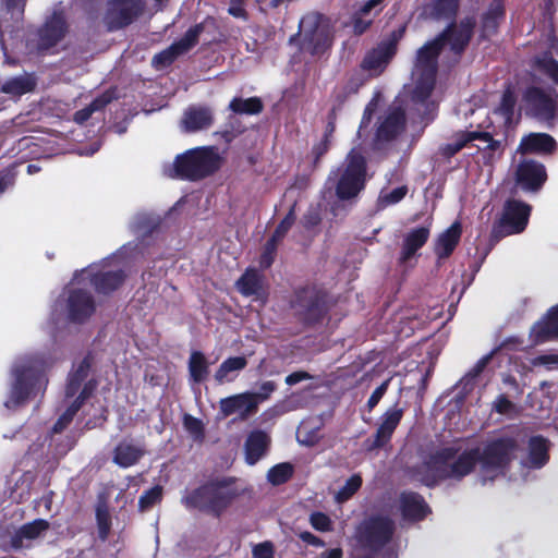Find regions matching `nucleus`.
Instances as JSON below:
<instances>
[{
    "instance_id": "cd10ccee",
    "label": "nucleus",
    "mask_w": 558,
    "mask_h": 558,
    "mask_svg": "<svg viewBox=\"0 0 558 558\" xmlns=\"http://www.w3.org/2000/svg\"><path fill=\"white\" fill-rule=\"evenodd\" d=\"M270 442L269 436L263 430L252 432L245 442V459L255 464L266 452Z\"/></svg>"
},
{
    "instance_id": "9d476101",
    "label": "nucleus",
    "mask_w": 558,
    "mask_h": 558,
    "mask_svg": "<svg viewBox=\"0 0 558 558\" xmlns=\"http://www.w3.org/2000/svg\"><path fill=\"white\" fill-rule=\"evenodd\" d=\"M72 282V287L69 290L66 301H58L54 308L53 315L66 313V318L73 323H82L95 311L94 302L90 295L83 289L76 288L75 283H78L75 279Z\"/></svg>"
},
{
    "instance_id": "79ce46f5",
    "label": "nucleus",
    "mask_w": 558,
    "mask_h": 558,
    "mask_svg": "<svg viewBox=\"0 0 558 558\" xmlns=\"http://www.w3.org/2000/svg\"><path fill=\"white\" fill-rule=\"evenodd\" d=\"M514 107L515 97L511 89H507L502 95L499 107L495 110V114L501 117L504 123L509 125L512 123Z\"/></svg>"
},
{
    "instance_id": "4be33fe9",
    "label": "nucleus",
    "mask_w": 558,
    "mask_h": 558,
    "mask_svg": "<svg viewBox=\"0 0 558 558\" xmlns=\"http://www.w3.org/2000/svg\"><path fill=\"white\" fill-rule=\"evenodd\" d=\"M402 417V410L398 408L389 409L383 416L375 439L368 440L366 448L368 450L385 446L391 438V435Z\"/></svg>"
},
{
    "instance_id": "f704fd0d",
    "label": "nucleus",
    "mask_w": 558,
    "mask_h": 558,
    "mask_svg": "<svg viewBox=\"0 0 558 558\" xmlns=\"http://www.w3.org/2000/svg\"><path fill=\"white\" fill-rule=\"evenodd\" d=\"M404 124V112L393 108L378 129V137L388 140L398 134Z\"/></svg>"
},
{
    "instance_id": "37998d69",
    "label": "nucleus",
    "mask_w": 558,
    "mask_h": 558,
    "mask_svg": "<svg viewBox=\"0 0 558 558\" xmlns=\"http://www.w3.org/2000/svg\"><path fill=\"white\" fill-rule=\"evenodd\" d=\"M229 108L236 113H258L262 110V102L258 98L252 97L247 99L234 98Z\"/></svg>"
},
{
    "instance_id": "7ed1b4c3",
    "label": "nucleus",
    "mask_w": 558,
    "mask_h": 558,
    "mask_svg": "<svg viewBox=\"0 0 558 558\" xmlns=\"http://www.w3.org/2000/svg\"><path fill=\"white\" fill-rule=\"evenodd\" d=\"M46 363L37 356H25L15 361L12 367V384L4 407L15 409L26 400L36 397L47 386L44 376Z\"/></svg>"
},
{
    "instance_id": "7c9ffc66",
    "label": "nucleus",
    "mask_w": 558,
    "mask_h": 558,
    "mask_svg": "<svg viewBox=\"0 0 558 558\" xmlns=\"http://www.w3.org/2000/svg\"><path fill=\"white\" fill-rule=\"evenodd\" d=\"M35 80L31 74L23 73L21 75L5 80L0 90L10 97H21L32 92L35 87Z\"/></svg>"
},
{
    "instance_id": "2f4dec72",
    "label": "nucleus",
    "mask_w": 558,
    "mask_h": 558,
    "mask_svg": "<svg viewBox=\"0 0 558 558\" xmlns=\"http://www.w3.org/2000/svg\"><path fill=\"white\" fill-rule=\"evenodd\" d=\"M48 529V522L45 520H35L23 525L12 537L11 544L14 548L27 546L26 542L37 538L44 531Z\"/></svg>"
},
{
    "instance_id": "72a5a7b5",
    "label": "nucleus",
    "mask_w": 558,
    "mask_h": 558,
    "mask_svg": "<svg viewBox=\"0 0 558 558\" xmlns=\"http://www.w3.org/2000/svg\"><path fill=\"white\" fill-rule=\"evenodd\" d=\"M238 290L246 296L254 295L259 298L263 290V278L258 271L248 269L246 272L236 281Z\"/></svg>"
},
{
    "instance_id": "6e6552de",
    "label": "nucleus",
    "mask_w": 558,
    "mask_h": 558,
    "mask_svg": "<svg viewBox=\"0 0 558 558\" xmlns=\"http://www.w3.org/2000/svg\"><path fill=\"white\" fill-rule=\"evenodd\" d=\"M476 148L485 163H492L504 153V146L500 141L494 140L487 132L465 131L456 135L452 143L444 148L446 155L451 156L462 148Z\"/></svg>"
},
{
    "instance_id": "393cba45",
    "label": "nucleus",
    "mask_w": 558,
    "mask_h": 558,
    "mask_svg": "<svg viewBox=\"0 0 558 558\" xmlns=\"http://www.w3.org/2000/svg\"><path fill=\"white\" fill-rule=\"evenodd\" d=\"M65 32L64 16L61 13H53L39 32L40 47H52L64 36Z\"/></svg>"
},
{
    "instance_id": "6e6d98bb",
    "label": "nucleus",
    "mask_w": 558,
    "mask_h": 558,
    "mask_svg": "<svg viewBox=\"0 0 558 558\" xmlns=\"http://www.w3.org/2000/svg\"><path fill=\"white\" fill-rule=\"evenodd\" d=\"M276 390V384L271 380L264 381L259 386V391L254 392L256 399H257V405L269 399L270 395Z\"/></svg>"
},
{
    "instance_id": "b1692460",
    "label": "nucleus",
    "mask_w": 558,
    "mask_h": 558,
    "mask_svg": "<svg viewBox=\"0 0 558 558\" xmlns=\"http://www.w3.org/2000/svg\"><path fill=\"white\" fill-rule=\"evenodd\" d=\"M556 141L546 133H531L524 136L517 148L521 154H550L556 149Z\"/></svg>"
},
{
    "instance_id": "c85d7f7f",
    "label": "nucleus",
    "mask_w": 558,
    "mask_h": 558,
    "mask_svg": "<svg viewBox=\"0 0 558 558\" xmlns=\"http://www.w3.org/2000/svg\"><path fill=\"white\" fill-rule=\"evenodd\" d=\"M144 453L143 447L124 440L114 448L113 462L121 468H129L137 463Z\"/></svg>"
},
{
    "instance_id": "3c124183",
    "label": "nucleus",
    "mask_w": 558,
    "mask_h": 558,
    "mask_svg": "<svg viewBox=\"0 0 558 558\" xmlns=\"http://www.w3.org/2000/svg\"><path fill=\"white\" fill-rule=\"evenodd\" d=\"M295 215H294V205L290 208L288 215L284 217V219L280 222V225L275 230L271 239L279 242L283 239L286 233L290 230L292 225L294 223Z\"/></svg>"
},
{
    "instance_id": "49530a36",
    "label": "nucleus",
    "mask_w": 558,
    "mask_h": 558,
    "mask_svg": "<svg viewBox=\"0 0 558 558\" xmlns=\"http://www.w3.org/2000/svg\"><path fill=\"white\" fill-rule=\"evenodd\" d=\"M362 485V478L360 475L354 474L352 475L345 484L339 489V492L336 494V500L338 502H343L348 500L350 497H352L357 489Z\"/></svg>"
},
{
    "instance_id": "f8f14e48",
    "label": "nucleus",
    "mask_w": 558,
    "mask_h": 558,
    "mask_svg": "<svg viewBox=\"0 0 558 558\" xmlns=\"http://www.w3.org/2000/svg\"><path fill=\"white\" fill-rule=\"evenodd\" d=\"M142 9L143 3L141 0L109 1L105 14V23L109 29L121 28L132 23Z\"/></svg>"
},
{
    "instance_id": "13d9d810",
    "label": "nucleus",
    "mask_w": 558,
    "mask_h": 558,
    "mask_svg": "<svg viewBox=\"0 0 558 558\" xmlns=\"http://www.w3.org/2000/svg\"><path fill=\"white\" fill-rule=\"evenodd\" d=\"M254 558H272V547L269 543L256 545L253 549Z\"/></svg>"
},
{
    "instance_id": "f3484780",
    "label": "nucleus",
    "mask_w": 558,
    "mask_h": 558,
    "mask_svg": "<svg viewBox=\"0 0 558 558\" xmlns=\"http://www.w3.org/2000/svg\"><path fill=\"white\" fill-rule=\"evenodd\" d=\"M544 165L532 159H523L515 170L517 183L525 191H537L546 181Z\"/></svg>"
},
{
    "instance_id": "a211bd4d",
    "label": "nucleus",
    "mask_w": 558,
    "mask_h": 558,
    "mask_svg": "<svg viewBox=\"0 0 558 558\" xmlns=\"http://www.w3.org/2000/svg\"><path fill=\"white\" fill-rule=\"evenodd\" d=\"M432 222L426 221L423 226L409 229L402 236V245L399 262L407 264L414 258L430 235Z\"/></svg>"
},
{
    "instance_id": "20e7f679",
    "label": "nucleus",
    "mask_w": 558,
    "mask_h": 558,
    "mask_svg": "<svg viewBox=\"0 0 558 558\" xmlns=\"http://www.w3.org/2000/svg\"><path fill=\"white\" fill-rule=\"evenodd\" d=\"M244 492V487L234 478L210 482L194 489L183 498L189 509H198L220 515Z\"/></svg>"
},
{
    "instance_id": "ddd939ff",
    "label": "nucleus",
    "mask_w": 558,
    "mask_h": 558,
    "mask_svg": "<svg viewBox=\"0 0 558 558\" xmlns=\"http://www.w3.org/2000/svg\"><path fill=\"white\" fill-rule=\"evenodd\" d=\"M124 275L121 270L99 269L98 266H90L75 277L78 283L89 280L99 293L107 294L116 290L123 281Z\"/></svg>"
},
{
    "instance_id": "473e14b6",
    "label": "nucleus",
    "mask_w": 558,
    "mask_h": 558,
    "mask_svg": "<svg viewBox=\"0 0 558 558\" xmlns=\"http://www.w3.org/2000/svg\"><path fill=\"white\" fill-rule=\"evenodd\" d=\"M504 3L501 0H494L487 12L483 15L481 37H489L497 28L499 20L504 16Z\"/></svg>"
},
{
    "instance_id": "09e8293b",
    "label": "nucleus",
    "mask_w": 558,
    "mask_h": 558,
    "mask_svg": "<svg viewBox=\"0 0 558 558\" xmlns=\"http://www.w3.org/2000/svg\"><path fill=\"white\" fill-rule=\"evenodd\" d=\"M99 536L105 539L108 536L110 530V515L108 508L105 504L97 507L96 511Z\"/></svg>"
},
{
    "instance_id": "69168bd1",
    "label": "nucleus",
    "mask_w": 558,
    "mask_h": 558,
    "mask_svg": "<svg viewBox=\"0 0 558 558\" xmlns=\"http://www.w3.org/2000/svg\"><path fill=\"white\" fill-rule=\"evenodd\" d=\"M556 362H557V357L556 356L542 355V356H538L534 361V364L546 365V364L556 363Z\"/></svg>"
},
{
    "instance_id": "4468645a",
    "label": "nucleus",
    "mask_w": 558,
    "mask_h": 558,
    "mask_svg": "<svg viewBox=\"0 0 558 558\" xmlns=\"http://www.w3.org/2000/svg\"><path fill=\"white\" fill-rule=\"evenodd\" d=\"M402 36V31L395 32L390 38L380 43L375 49L366 54L363 68L373 75L380 74L387 66L397 50V44Z\"/></svg>"
},
{
    "instance_id": "58836bf2",
    "label": "nucleus",
    "mask_w": 558,
    "mask_h": 558,
    "mask_svg": "<svg viewBox=\"0 0 558 558\" xmlns=\"http://www.w3.org/2000/svg\"><path fill=\"white\" fill-rule=\"evenodd\" d=\"M319 428L318 424H312L310 421H303L298 427V441L306 447L315 446L320 439Z\"/></svg>"
},
{
    "instance_id": "f03ea898",
    "label": "nucleus",
    "mask_w": 558,
    "mask_h": 558,
    "mask_svg": "<svg viewBox=\"0 0 558 558\" xmlns=\"http://www.w3.org/2000/svg\"><path fill=\"white\" fill-rule=\"evenodd\" d=\"M474 25L475 20L468 16L459 24L450 25L438 38L427 43L417 51L412 83L405 87L413 102L424 105L429 112L434 110V104H425V101L434 88L439 50L448 45L456 54L461 53L471 39Z\"/></svg>"
},
{
    "instance_id": "1a4fd4ad",
    "label": "nucleus",
    "mask_w": 558,
    "mask_h": 558,
    "mask_svg": "<svg viewBox=\"0 0 558 558\" xmlns=\"http://www.w3.org/2000/svg\"><path fill=\"white\" fill-rule=\"evenodd\" d=\"M299 26L304 50L319 54L330 46L331 33L326 19L318 14H308L300 21Z\"/></svg>"
},
{
    "instance_id": "412c9836",
    "label": "nucleus",
    "mask_w": 558,
    "mask_h": 558,
    "mask_svg": "<svg viewBox=\"0 0 558 558\" xmlns=\"http://www.w3.org/2000/svg\"><path fill=\"white\" fill-rule=\"evenodd\" d=\"M393 532V523L387 518H374L365 523L362 538L373 548H378L387 543Z\"/></svg>"
},
{
    "instance_id": "ea45409f",
    "label": "nucleus",
    "mask_w": 558,
    "mask_h": 558,
    "mask_svg": "<svg viewBox=\"0 0 558 558\" xmlns=\"http://www.w3.org/2000/svg\"><path fill=\"white\" fill-rule=\"evenodd\" d=\"M383 0H368L354 17L353 28L356 34H362L371 24V20L365 17L373 11H379Z\"/></svg>"
},
{
    "instance_id": "f257e3e1",
    "label": "nucleus",
    "mask_w": 558,
    "mask_h": 558,
    "mask_svg": "<svg viewBox=\"0 0 558 558\" xmlns=\"http://www.w3.org/2000/svg\"><path fill=\"white\" fill-rule=\"evenodd\" d=\"M518 445L511 437L493 439L482 448L464 451L457 456L452 448L441 449L429 456L416 470L414 476L427 486L442 480H461L478 463V475L483 484L505 473L514 457Z\"/></svg>"
},
{
    "instance_id": "c03bdc74",
    "label": "nucleus",
    "mask_w": 558,
    "mask_h": 558,
    "mask_svg": "<svg viewBox=\"0 0 558 558\" xmlns=\"http://www.w3.org/2000/svg\"><path fill=\"white\" fill-rule=\"evenodd\" d=\"M293 474V466L288 462L279 463L272 466L267 473V480L272 485L286 483Z\"/></svg>"
},
{
    "instance_id": "a19ab883",
    "label": "nucleus",
    "mask_w": 558,
    "mask_h": 558,
    "mask_svg": "<svg viewBox=\"0 0 558 558\" xmlns=\"http://www.w3.org/2000/svg\"><path fill=\"white\" fill-rule=\"evenodd\" d=\"M112 100V95L109 93H105L101 96L97 97L89 106L78 110L74 114V121L77 123H83L90 118V116L101 110L106 105H108Z\"/></svg>"
},
{
    "instance_id": "423d86ee",
    "label": "nucleus",
    "mask_w": 558,
    "mask_h": 558,
    "mask_svg": "<svg viewBox=\"0 0 558 558\" xmlns=\"http://www.w3.org/2000/svg\"><path fill=\"white\" fill-rule=\"evenodd\" d=\"M220 163L221 158L216 148H194L175 158L169 169V175L197 180L216 171Z\"/></svg>"
},
{
    "instance_id": "774afa93",
    "label": "nucleus",
    "mask_w": 558,
    "mask_h": 558,
    "mask_svg": "<svg viewBox=\"0 0 558 558\" xmlns=\"http://www.w3.org/2000/svg\"><path fill=\"white\" fill-rule=\"evenodd\" d=\"M373 109L371 108V105L366 107L364 111V116L362 119V124L368 123L372 117Z\"/></svg>"
},
{
    "instance_id": "c9c22d12",
    "label": "nucleus",
    "mask_w": 558,
    "mask_h": 558,
    "mask_svg": "<svg viewBox=\"0 0 558 558\" xmlns=\"http://www.w3.org/2000/svg\"><path fill=\"white\" fill-rule=\"evenodd\" d=\"M548 445L542 437H533L529 444V458L527 464L530 468L539 469L548 460Z\"/></svg>"
},
{
    "instance_id": "e2e57ef3",
    "label": "nucleus",
    "mask_w": 558,
    "mask_h": 558,
    "mask_svg": "<svg viewBox=\"0 0 558 558\" xmlns=\"http://www.w3.org/2000/svg\"><path fill=\"white\" fill-rule=\"evenodd\" d=\"M26 0H5V4L10 11L13 13L21 14L23 12V8Z\"/></svg>"
},
{
    "instance_id": "5701e85b",
    "label": "nucleus",
    "mask_w": 558,
    "mask_h": 558,
    "mask_svg": "<svg viewBox=\"0 0 558 558\" xmlns=\"http://www.w3.org/2000/svg\"><path fill=\"white\" fill-rule=\"evenodd\" d=\"M558 337V305L551 307L547 315L531 329L530 338L533 344H538Z\"/></svg>"
},
{
    "instance_id": "864d4df0",
    "label": "nucleus",
    "mask_w": 558,
    "mask_h": 558,
    "mask_svg": "<svg viewBox=\"0 0 558 558\" xmlns=\"http://www.w3.org/2000/svg\"><path fill=\"white\" fill-rule=\"evenodd\" d=\"M277 241L272 240L270 238V240L266 243L265 245V248H264V253L262 254L260 256V266L264 267V268H267L271 265L272 263V259H274V254L276 252V248H277Z\"/></svg>"
},
{
    "instance_id": "8fccbe9b",
    "label": "nucleus",
    "mask_w": 558,
    "mask_h": 558,
    "mask_svg": "<svg viewBox=\"0 0 558 558\" xmlns=\"http://www.w3.org/2000/svg\"><path fill=\"white\" fill-rule=\"evenodd\" d=\"M161 496H162V488L160 486H155V487L150 488L149 490L145 492L141 496V498L138 500L140 509L141 510L148 509L149 507H151L153 505L158 502L161 499Z\"/></svg>"
},
{
    "instance_id": "aec40b11",
    "label": "nucleus",
    "mask_w": 558,
    "mask_h": 558,
    "mask_svg": "<svg viewBox=\"0 0 558 558\" xmlns=\"http://www.w3.org/2000/svg\"><path fill=\"white\" fill-rule=\"evenodd\" d=\"M214 123V114L210 108L190 106L182 114L179 126L183 133H197L208 130Z\"/></svg>"
},
{
    "instance_id": "2eb2a0df",
    "label": "nucleus",
    "mask_w": 558,
    "mask_h": 558,
    "mask_svg": "<svg viewBox=\"0 0 558 558\" xmlns=\"http://www.w3.org/2000/svg\"><path fill=\"white\" fill-rule=\"evenodd\" d=\"M531 207L520 201H508L504 208L500 229L504 234L522 232L529 221Z\"/></svg>"
},
{
    "instance_id": "c756f323",
    "label": "nucleus",
    "mask_w": 558,
    "mask_h": 558,
    "mask_svg": "<svg viewBox=\"0 0 558 558\" xmlns=\"http://www.w3.org/2000/svg\"><path fill=\"white\" fill-rule=\"evenodd\" d=\"M247 365L244 356H233L223 361L215 373V379L218 384L232 383L241 371Z\"/></svg>"
},
{
    "instance_id": "6ab92c4d",
    "label": "nucleus",
    "mask_w": 558,
    "mask_h": 558,
    "mask_svg": "<svg viewBox=\"0 0 558 558\" xmlns=\"http://www.w3.org/2000/svg\"><path fill=\"white\" fill-rule=\"evenodd\" d=\"M202 32V26L196 25L190 28L183 38L173 43L169 48L156 54L153 59V64L156 68H163L169 65L177 57L190 50L196 43Z\"/></svg>"
},
{
    "instance_id": "4c0bfd02",
    "label": "nucleus",
    "mask_w": 558,
    "mask_h": 558,
    "mask_svg": "<svg viewBox=\"0 0 558 558\" xmlns=\"http://www.w3.org/2000/svg\"><path fill=\"white\" fill-rule=\"evenodd\" d=\"M209 364L206 356L199 351H193L189 360V373L194 383H202L208 376Z\"/></svg>"
},
{
    "instance_id": "052dcab7",
    "label": "nucleus",
    "mask_w": 558,
    "mask_h": 558,
    "mask_svg": "<svg viewBox=\"0 0 558 558\" xmlns=\"http://www.w3.org/2000/svg\"><path fill=\"white\" fill-rule=\"evenodd\" d=\"M254 1L257 3L260 2V0H254ZM229 13L231 15H233L234 17L244 19L246 16L243 5L239 4V0H231L230 7H229Z\"/></svg>"
},
{
    "instance_id": "0e129e2a",
    "label": "nucleus",
    "mask_w": 558,
    "mask_h": 558,
    "mask_svg": "<svg viewBox=\"0 0 558 558\" xmlns=\"http://www.w3.org/2000/svg\"><path fill=\"white\" fill-rule=\"evenodd\" d=\"M301 538L308 543V544H312V545H315V546H323L324 545V542L320 541L318 537H316L315 535H313L312 533L310 532H304L301 534Z\"/></svg>"
},
{
    "instance_id": "a18cd8bd",
    "label": "nucleus",
    "mask_w": 558,
    "mask_h": 558,
    "mask_svg": "<svg viewBox=\"0 0 558 558\" xmlns=\"http://www.w3.org/2000/svg\"><path fill=\"white\" fill-rule=\"evenodd\" d=\"M535 70L548 75L556 84H558V62L545 53L536 57L534 61Z\"/></svg>"
},
{
    "instance_id": "dca6fc26",
    "label": "nucleus",
    "mask_w": 558,
    "mask_h": 558,
    "mask_svg": "<svg viewBox=\"0 0 558 558\" xmlns=\"http://www.w3.org/2000/svg\"><path fill=\"white\" fill-rule=\"evenodd\" d=\"M219 410L223 417L236 414L241 420H246L257 412V399L251 391L233 395L219 401Z\"/></svg>"
},
{
    "instance_id": "338daca9",
    "label": "nucleus",
    "mask_w": 558,
    "mask_h": 558,
    "mask_svg": "<svg viewBox=\"0 0 558 558\" xmlns=\"http://www.w3.org/2000/svg\"><path fill=\"white\" fill-rule=\"evenodd\" d=\"M323 558H342V550L340 548L326 550L323 554Z\"/></svg>"
},
{
    "instance_id": "e433bc0d",
    "label": "nucleus",
    "mask_w": 558,
    "mask_h": 558,
    "mask_svg": "<svg viewBox=\"0 0 558 558\" xmlns=\"http://www.w3.org/2000/svg\"><path fill=\"white\" fill-rule=\"evenodd\" d=\"M458 0H433L425 9V13L436 20H447L456 15Z\"/></svg>"
},
{
    "instance_id": "bb28decb",
    "label": "nucleus",
    "mask_w": 558,
    "mask_h": 558,
    "mask_svg": "<svg viewBox=\"0 0 558 558\" xmlns=\"http://www.w3.org/2000/svg\"><path fill=\"white\" fill-rule=\"evenodd\" d=\"M400 509L404 519L421 520L428 512L423 498L415 493H404L400 497Z\"/></svg>"
},
{
    "instance_id": "680f3d73",
    "label": "nucleus",
    "mask_w": 558,
    "mask_h": 558,
    "mask_svg": "<svg viewBox=\"0 0 558 558\" xmlns=\"http://www.w3.org/2000/svg\"><path fill=\"white\" fill-rule=\"evenodd\" d=\"M494 408L496 409L497 412L504 414L507 413L512 408V403L501 396L494 402Z\"/></svg>"
},
{
    "instance_id": "39448f33",
    "label": "nucleus",
    "mask_w": 558,
    "mask_h": 558,
    "mask_svg": "<svg viewBox=\"0 0 558 558\" xmlns=\"http://www.w3.org/2000/svg\"><path fill=\"white\" fill-rule=\"evenodd\" d=\"M365 181V159L359 150L352 149L341 166L330 172L327 184L335 185L340 199H349L363 190Z\"/></svg>"
},
{
    "instance_id": "de8ad7c7",
    "label": "nucleus",
    "mask_w": 558,
    "mask_h": 558,
    "mask_svg": "<svg viewBox=\"0 0 558 558\" xmlns=\"http://www.w3.org/2000/svg\"><path fill=\"white\" fill-rule=\"evenodd\" d=\"M407 193H408V187L404 185L398 186L389 192H381L378 197V205L381 208H385L390 205H395V204L399 203L401 199H403L404 196L407 195Z\"/></svg>"
},
{
    "instance_id": "0eeeda50",
    "label": "nucleus",
    "mask_w": 558,
    "mask_h": 558,
    "mask_svg": "<svg viewBox=\"0 0 558 558\" xmlns=\"http://www.w3.org/2000/svg\"><path fill=\"white\" fill-rule=\"evenodd\" d=\"M89 369L90 363L85 359L71 373L66 385L65 396L66 399H72L77 393L78 396L54 424V432H61L72 421L83 401L92 396L95 386L100 381V379L95 377L88 379Z\"/></svg>"
},
{
    "instance_id": "a878e982",
    "label": "nucleus",
    "mask_w": 558,
    "mask_h": 558,
    "mask_svg": "<svg viewBox=\"0 0 558 558\" xmlns=\"http://www.w3.org/2000/svg\"><path fill=\"white\" fill-rule=\"evenodd\" d=\"M461 236V225L453 222L435 240L434 251L439 259L447 258L456 248Z\"/></svg>"
},
{
    "instance_id": "5fc2aeb1",
    "label": "nucleus",
    "mask_w": 558,
    "mask_h": 558,
    "mask_svg": "<svg viewBox=\"0 0 558 558\" xmlns=\"http://www.w3.org/2000/svg\"><path fill=\"white\" fill-rule=\"evenodd\" d=\"M184 426L195 438H201L203 436V424L199 420L186 415L184 417Z\"/></svg>"
},
{
    "instance_id": "bf43d9fd",
    "label": "nucleus",
    "mask_w": 558,
    "mask_h": 558,
    "mask_svg": "<svg viewBox=\"0 0 558 558\" xmlns=\"http://www.w3.org/2000/svg\"><path fill=\"white\" fill-rule=\"evenodd\" d=\"M312 376L306 372H294L286 377V384L289 386L295 385L300 381L311 379Z\"/></svg>"
},
{
    "instance_id": "603ef678",
    "label": "nucleus",
    "mask_w": 558,
    "mask_h": 558,
    "mask_svg": "<svg viewBox=\"0 0 558 558\" xmlns=\"http://www.w3.org/2000/svg\"><path fill=\"white\" fill-rule=\"evenodd\" d=\"M312 526L320 532H328L331 530L332 522L330 518L323 512H313L310 517Z\"/></svg>"
},
{
    "instance_id": "9b49d317",
    "label": "nucleus",
    "mask_w": 558,
    "mask_h": 558,
    "mask_svg": "<svg viewBox=\"0 0 558 558\" xmlns=\"http://www.w3.org/2000/svg\"><path fill=\"white\" fill-rule=\"evenodd\" d=\"M522 102L525 112L539 120H550L555 116L556 95L553 90L530 87L525 90Z\"/></svg>"
},
{
    "instance_id": "4d7b16f0",
    "label": "nucleus",
    "mask_w": 558,
    "mask_h": 558,
    "mask_svg": "<svg viewBox=\"0 0 558 558\" xmlns=\"http://www.w3.org/2000/svg\"><path fill=\"white\" fill-rule=\"evenodd\" d=\"M390 379L385 380L379 387H377L367 401L368 408L372 410L378 404L383 396L386 393Z\"/></svg>"
}]
</instances>
